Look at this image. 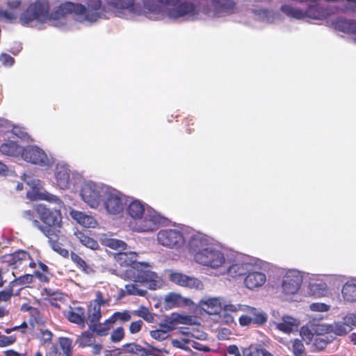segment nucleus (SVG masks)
I'll return each instance as SVG.
<instances>
[{
	"label": "nucleus",
	"mask_w": 356,
	"mask_h": 356,
	"mask_svg": "<svg viewBox=\"0 0 356 356\" xmlns=\"http://www.w3.org/2000/svg\"><path fill=\"white\" fill-rule=\"evenodd\" d=\"M23 218L39 230L47 238L60 236L63 227V215L60 209L45 204H38L33 209L26 210Z\"/></svg>",
	"instance_id": "nucleus-1"
},
{
	"label": "nucleus",
	"mask_w": 356,
	"mask_h": 356,
	"mask_svg": "<svg viewBox=\"0 0 356 356\" xmlns=\"http://www.w3.org/2000/svg\"><path fill=\"white\" fill-rule=\"evenodd\" d=\"M128 215L135 220L134 229L138 232L156 230L161 223V217L154 211H145V205L139 200L132 201L127 209Z\"/></svg>",
	"instance_id": "nucleus-2"
},
{
	"label": "nucleus",
	"mask_w": 356,
	"mask_h": 356,
	"mask_svg": "<svg viewBox=\"0 0 356 356\" xmlns=\"http://www.w3.org/2000/svg\"><path fill=\"white\" fill-rule=\"evenodd\" d=\"M49 3L47 0H36L22 13L19 21L22 25H29L34 20L43 21L48 17Z\"/></svg>",
	"instance_id": "nucleus-3"
},
{
	"label": "nucleus",
	"mask_w": 356,
	"mask_h": 356,
	"mask_svg": "<svg viewBox=\"0 0 356 356\" xmlns=\"http://www.w3.org/2000/svg\"><path fill=\"white\" fill-rule=\"evenodd\" d=\"M103 200L105 209L112 215L122 212L126 205L122 194L115 189H106Z\"/></svg>",
	"instance_id": "nucleus-4"
},
{
	"label": "nucleus",
	"mask_w": 356,
	"mask_h": 356,
	"mask_svg": "<svg viewBox=\"0 0 356 356\" xmlns=\"http://www.w3.org/2000/svg\"><path fill=\"white\" fill-rule=\"evenodd\" d=\"M126 274L131 280L140 283L151 282L157 277L156 274L149 269V264L143 262H138L133 268H128Z\"/></svg>",
	"instance_id": "nucleus-5"
},
{
	"label": "nucleus",
	"mask_w": 356,
	"mask_h": 356,
	"mask_svg": "<svg viewBox=\"0 0 356 356\" xmlns=\"http://www.w3.org/2000/svg\"><path fill=\"white\" fill-rule=\"evenodd\" d=\"M106 191L94 183H86L81 188V196L91 208H97L103 200Z\"/></svg>",
	"instance_id": "nucleus-6"
},
{
	"label": "nucleus",
	"mask_w": 356,
	"mask_h": 356,
	"mask_svg": "<svg viewBox=\"0 0 356 356\" xmlns=\"http://www.w3.org/2000/svg\"><path fill=\"white\" fill-rule=\"evenodd\" d=\"M225 261L223 253L210 246L206 251L198 252L195 256V261L201 265L217 268L222 265Z\"/></svg>",
	"instance_id": "nucleus-7"
},
{
	"label": "nucleus",
	"mask_w": 356,
	"mask_h": 356,
	"mask_svg": "<svg viewBox=\"0 0 356 356\" xmlns=\"http://www.w3.org/2000/svg\"><path fill=\"white\" fill-rule=\"evenodd\" d=\"M86 12V7L81 3L66 1L56 7L50 17L54 19H60L71 14L82 16Z\"/></svg>",
	"instance_id": "nucleus-8"
},
{
	"label": "nucleus",
	"mask_w": 356,
	"mask_h": 356,
	"mask_svg": "<svg viewBox=\"0 0 356 356\" xmlns=\"http://www.w3.org/2000/svg\"><path fill=\"white\" fill-rule=\"evenodd\" d=\"M159 243L170 248H179L184 243V238L181 232L174 229L160 230L157 234Z\"/></svg>",
	"instance_id": "nucleus-9"
},
{
	"label": "nucleus",
	"mask_w": 356,
	"mask_h": 356,
	"mask_svg": "<svg viewBox=\"0 0 356 356\" xmlns=\"http://www.w3.org/2000/svg\"><path fill=\"white\" fill-rule=\"evenodd\" d=\"M111 298L107 295L104 296L100 291L95 292V298L91 300L88 305V318L92 322L99 321L102 318L101 306L108 305Z\"/></svg>",
	"instance_id": "nucleus-10"
},
{
	"label": "nucleus",
	"mask_w": 356,
	"mask_h": 356,
	"mask_svg": "<svg viewBox=\"0 0 356 356\" xmlns=\"http://www.w3.org/2000/svg\"><path fill=\"white\" fill-rule=\"evenodd\" d=\"M302 277L296 270H289L283 277L282 286L286 296L296 294L300 288Z\"/></svg>",
	"instance_id": "nucleus-11"
},
{
	"label": "nucleus",
	"mask_w": 356,
	"mask_h": 356,
	"mask_svg": "<svg viewBox=\"0 0 356 356\" xmlns=\"http://www.w3.org/2000/svg\"><path fill=\"white\" fill-rule=\"evenodd\" d=\"M22 158L29 163L44 166L48 165L49 159L44 150L37 146L24 147Z\"/></svg>",
	"instance_id": "nucleus-12"
},
{
	"label": "nucleus",
	"mask_w": 356,
	"mask_h": 356,
	"mask_svg": "<svg viewBox=\"0 0 356 356\" xmlns=\"http://www.w3.org/2000/svg\"><path fill=\"white\" fill-rule=\"evenodd\" d=\"M169 280L179 286L191 289L202 290L204 288V284L202 281L197 278L188 276L181 273H171L169 275Z\"/></svg>",
	"instance_id": "nucleus-13"
},
{
	"label": "nucleus",
	"mask_w": 356,
	"mask_h": 356,
	"mask_svg": "<svg viewBox=\"0 0 356 356\" xmlns=\"http://www.w3.org/2000/svg\"><path fill=\"white\" fill-rule=\"evenodd\" d=\"M88 316V308L87 309V312H86L85 309L82 307L71 308L66 315L69 321L79 325L82 328L85 327L86 324L89 325L90 323V320Z\"/></svg>",
	"instance_id": "nucleus-14"
},
{
	"label": "nucleus",
	"mask_w": 356,
	"mask_h": 356,
	"mask_svg": "<svg viewBox=\"0 0 356 356\" xmlns=\"http://www.w3.org/2000/svg\"><path fill=\"white\" fill-rule=\"evenodd\" d=\"M3 259L5 262L13 266V268H17L21 266H26L28 261L31 260V255L26 251L17 250L12 254L5 255Z\"/></svg>",
	"instance_id": "nucleus-15"
},
{
	"label": "nucleus",
	"mask_w": 356,
	"mask_h": 356,
	"mask_svg": "<svg viewBox=\"0 0 356 356\" xmlns=\"http://www.w3.org/2000/svg\"><path fill=\"white\" fill-rule=\"evenodd\" d=\"M144 344L145 346L143 347L136 343H129L124 344L123 347L126 353L134 354L137 356H149L153 355L156 348L146 342H144Z\"/></svg>",
	"instance_id": "nucleus-16"
},
{
	"label": "nucleus",
	"mask_w": 356,
	"mask_h": 356,
	"mask_svg": "<svg viewBox=\"0 0 356 356\" xmlns=\"http://www.w3.org/2000/svg\"><path fill=\"white\" fill-rule=\"evenodd\" d=\"M211 245L208 240L202 236H193L188 243L190 252L193 254V258L195 261V256L198 252L206 251Z\"/></svg>",
	"instance_id": "nucleus-17"
},
{
	"label": "nucleus",
	"mask_w": 356,
	"mask_h": 356,
	"mask_svg": "<svg viewBox=\"0 0 356 356\" xmlns=\"http://www.w3.org/2000/svg\"><path fill=\"white\" fill-rule=\"evenodd\" d=\"M349 324L356 325V314H350L344 317V322L334 323L332 331L339 336H343L348 333L351 330Z\"/></svg>",
	"instance_id": "nucleus-18"
},
{
	"label": "nucleus",
	"mask_w": 356,
	"mask_h": 356,
	"mask_svg": "<svg viewBox=\"0 0 356 356\" xmlns=\"http://www.w3.org/2000/svg\"><path fill=\"white\" fill-rule=\"evenodd\" d=\"M200 306L206 313L213 315L222 309V303L219 298H209L200 301Z\"/></svg>",
	"instance_id": "nucleus-19"
},
{
	"label": "nucleus",
	"mask_w": 356,
	"mask_h": 356,
	"mask_svg": "<svg viewBox=\"0 0 356 356\" xmlns=\"http://www.w3.org/2000/svg\"><path fill=\"white\" fill-rule=\"evenodd\" d=\"M88 6V8H86V12L83 15L86 20L95 22L101 17L102 1L100 0H89Z\"/></svg>",
	"instance_id": "nucleus-20"
},
{
	"label": "nucleus",
	"mask_w": 356,
	"mask_h": 356,
	"mask_svg": "<svg viewBox=\"0 0 356 356\" xmlns=\"http://www.w3.org/2000/svg\"><path fill=\"white\" fill-rule=\"evenodd\" d=\"M266 275L261 272H250L244 280V284L248 289H253L261 286L266 282Z\"/></svg>",
	"instance_id": "nucleus-21"
},
{
	"label": "nucleus",
	"mask_w": 356,
	"mask_h": 356,
	"mask_svg": "<svg viewBox=\"0 0 356 356\" xmlns=\"http://www.w3.org/2000/svg\"><path fill=\"white\" fill-rule=\"evenodd\" d=\"M113 326L114 324L110 317L102 323H99V321H90L89 328L97 336L104 337L109 334L110 330L113 327Z\"/></svg>",
	"instance_id": "nucleus-22"
},
{
	"label": "nucleus",
	"mask_w": 356,
	"mask_h": 356,
	"mask_svg": "<svg viewBox=\"0 0 356 356\" xmlns=\"http://www.w3.org/2000/svg\"><path fill=\"white\" fill-rule=\"evenodd\" d=\"M195 10V6L192 3L183 2L177 6L176 8L168 11V16L172 19H177L188 14L193 13Z\"/></svg>",
	"instance_id": "nucleus-23"
},
{
	"label": "nucleus",
	"mask_w": 356,
	"mask_h": 356,
	"mask_svg": "<svg viewBox=\"0 0 356 356\" xmlns=\"http://www.w3.org/2000/svg\"><path fill=\"white\" fill-rule=\"evenodd\" d=\"M70 216L74 220L84 227H95L97 224L96 220L92 216L79 211L72 210L70 211Z\"/></svg>",
	"instance_id": "nucleus-24"
},
{
	"label": "nucleus",
	"mask_w": 356,
	"mask_h": 356,
	"mask_svg": "<svg viewBox=\"0 0 356 356\" xmlns=\"http://www.w3.org/2000/svg\"><path fill=\"white\" fill-rule=\"evenodd\" d=\"M334 24L337 30L356 35V20L339 17L337 19Z\"/></svg>",
	"instance_id": "nucleus-25"
},
{
	"label": "nucleus",
	"mask_w": 356,
	"mask_h": 356,
	"mask_svg": "<svg viewBox=\"0 0 356 356\" xmlns=\"http://www.w3.org/2000/svg\"><path fill=\"white\" fill-rule=\"evenodd\" d=\"M24 147L15 142L9 141L1 145L0 152L6 156L13 157L22 156Z\"/></svg>",
	"instance_id": "nucleus-26"
},
{
	"label": "nucleus",
	"mask_w": 356,
	"mask_h": 356,
	"mask_svg": "<svg viewBox=\"0 0 356 356\" xmlns=\"http://www.w3.org/2000/svg\"><path fill=\"white\" fill-rule=\"evenodd\" d=\"M304 13L305 18L309 17L313 19H325L328 15L327 10L318 4L309 5Z\"/></svg>",
	"instance_id": "nucleus-27"
},
{
	"label": "nucleus",
	"mask_w": 356,
	"mask_h": 356,
	"mask_svg": "<svg viewBox=\"0 0 356 356\" xmlns=\"http://www.w3.org/2000/svg\"><path fill=\"white\" fill-rule=\"evenodd\" d=\"M137 254L133 252H123L118 254L116 259L122 266H127L129 268H133L136 264Z\"/></svg>",
	"instance_id": "nucleus-28"
},
{
	"label": "nucleus",
	"mask_w": 356,
	"mask_h": 356,
	"mask_svg": "<svg viewBox=\"0 0 356 356\" xmlns=\"http://www.w3.org/2000/svg\"><path fill=\"white\" fill-rule=\"evenodd\" d=\"M74 235L79 241V242L86 248H88L91 250H97L99 248V244L97 241L89 236L85 232L77 230L74 232Z\"/></svg>",
	"instance_id": "nucleus-29"
},
{
	"label": "nucleus",
	"mask_w": 356,
	"mask_h": 356,
	"mask_svg": "<svg viewBox=\"0 0 356 356\" xmlns=\"http://www.w3.org/2000/svg\"><path fill=\"white\" fill-rule=\"evenodd\" d=\"M280 10L286 16L296 19H305V10L294 7L291 4H284L281 6Z\"/></svg>",
	"instance_id": "nucleus-30"
},
{
	"label": "nucleus",
	"mask_w": 356,
	"mask_h": 356,
	"mask_svg": "<svg viewBox=\"0 0 356 356\" xmlns=\"http://www.w3.org/2000/svg\"><path fill=\"white\" fill-rule=\"evenodd\" d=\"M55 177L58 186L61 189L68 188L70 181V172L65 168H57L55 172Z\"/></svg>",
	"instance_id": "nucleus-31"
},
{
	"label": "nucleus",
	"mask_w": 356,
	"mask_h": 356,
	"mask_svg": "<svg viewBox=\"0 0 356 356\" xmlns=\"http://www.w3.org/2000/svg\"><path fill=\"white\" fill-rule=\"evenodd\" d=\"M250 265L246 263L234 264L227 269V273L233 278L245 275L248 272Z\"/></svg>",
	"instance_id": "nucleus-32"
},
{
	"label": "nucleus",
	"mask_w": 356,
	"mask_h": 356,
	"mask_svg": "<svg viewBox=\"0 0 356 356\" xmlns=\"http://www.w3.org/2000/svg\"><path fill=\"white\" fill-rule=\"evenodd\" d=\"M245 311L247 315L251 316L252 322L257 325H263L267 321V316L263 312H259L256 308L248 306Z\"/></svg>",
	"instance_id": "nucleus-33"
},
{
	"label": "nucleus",
	"mask_w": 356,
	"mask_h": 356,
	"mask_svg": "<svg viewBox=\"0 0 356 356\" xmlns=\"http://www.w3.org/2000/svg\"><path fill=\"white\" fill-rule=\"evenodd\" d=\"M341 293L345 300L348 302L356 301V284L347 282L343 286Z\"/></svg>",
	"instance_id": "nucleus-34"
},
{
	"label": "nucleus",
	"mask_w": 356,
	"mask_h": 356,
	"mask_svg": "<svg viewBox=\"0 0 356 356\" xmlns=\"http://www.w3.org/2000/svg\"><path fill=\"white\" fill-rule=\"evenodd\" d=\"M214 8L221 12L232 13L236 3L232 0H211Z\"/></svg>",
	"instance_id": "nucleus-35"
},
{
	"label": "nucleus",
	"mask_w": 356,
	"mask_h": 356,
	"mask_svg": "<svg viewBox=\"0 0 356 356\" xmlns=\"http://www.w3.org/2000/svg\"><path fill=\"white\" fill-rule=\"evenodd\" d=\"M296 325V320L291 316H283L282 322L277 323L275 327L282 332L290 333L293 330Z\"/></svg>",
	"instance_id": "nucleus-36"
},
{
	"label": "nucleus",
	"mask_w": 356,
	"mask_h": 356,
	"mask_svg": "<svg viewBox=\"0 0 356 356\" xmlns=\"http://www.w3.org/2000/svg\"><path fill=\"white\" fill-rule=\"evenodd\" d=\"M95 341V339L92 333L85 331L77 339L76 343L79 346L84 348L91 346Z\"/></svg>",
	"instance_id": "nucleus-37"
},
{
	"label": "nucleus",
	"mask_w": 356,
	"mask_h": 356,
	"mask_svg": "<svg viewBox=\"0 0 356 356\" xmlns=\"http://www.w3.org/2000/svg\"><path fill=\"white\" fill-rule=\"evenodd\" d=\"M263 345L261 343L250 344L242 349V356H261Z\"/></svg>",
	"instance_id": "nucleus-38"
},
{
	"label": "nucleus",
	"mask_w": 356,
	"mask_h": 356,
	"mask_svg": "<svg viewBox=\"0 0 356 356\" xmlns=\"http://www.w3.org/2000/svg\"><path fill=\"white\" fill-rule=\"evenodd\" d=\"M143 6L149 13H159L162 10V3L160 0H143Z\"/></svg>",
	"instance_id": "nucleus-39"
},
{
	"label": "nucleus",
	"mask_w": 356,
	"mask_h": 356,
	"mask_svg": "<svg viewBox=\"0 0 356 356\" xmlns=\"http://www.w3.org/2000/svg\"><path fill=\"white\" fill-rule=\"evenodd\" d=\"M60 236H55L56 238H48V241L51 248L60 254L63 257H68L69 252L67 249L62 248L61 244L58 242Z\"/></svg>",
	"instance_id": "nucleus-40"
},
{
	"label": "nucleus",
	"mask_w": 356,
	"mask_h": 356,
	"mask_svg": "<svg viewBox=\"0 0 356 356\" xmlns=\"http://www.w3.org/2000/svg\"><path fill=\"white\" fill-rule=\"evenodd\" d=\"M59 346L62 350L60 356H70L72 355V340L67 337H60L59 339ZM60 351L58 352V353Z\"/></svg>",
	"instance_id": "nucleus-41"
},
{
	"label": "nucleus",
	"mask_w": 356,
	"mask_h": 356,
	"mask_svg": "<svg viewBox=\"0 0 356 356\" xmlns=\"http://www.w3.org/2000/svg\"><path fill=\"white\" fill-rule=\"evenodd\" d=\"M330 342L329 337L325 334H317L314 339V346L315 348L321 351L324 350Z\"/></svg>",
	"instance_id": "nucleus-42"
},
{
	"label": "nucleus",
	"mask_w": 356,
	"mask_h": 356,
	"mask_svg": "<svg viewBox=\"0 0 356 356\" xmlns=\"http://www.w3.org/2000/svg\"><path fill=\"white\" fill-rule=\"evenodd\" d=\"M172 322H175L181 324L193 325L195 321L194 316L191 315H181L178 314H172Z\"/></svg>",
	"instance_id": "nucleus-43"
},
{
	"label": "nucleus",
	"mask_w": 356,
	"mask_h": 356,
	"mask_svg": "<svg viewBox=\"0 0 356 356\" xmlns=\"http://www.w3.org/2000/svg\"><path fill=\"white\" fill-rule=\"evenodd\" d=\"M111 318L113 324L118 321L121 323H126L131 320V315L130 312L127 310H124L123 312H115L112 314Z\"/></svg>",
	"instance_id": "nucleus-44"
},
{
	"label": "nucleus",
	"mask_w": 356,
	"mask_h": 356,
	"mask_svg": "<svg viewBox=\"0 0 356 356\" xmlns=\"http://www.w3.org/2000/svg\"><path fill=\"white\" fill-rule=\"evenodd\" d=\"M70 258L78 268L83 272L88 273V266L86 262L79 255L72 252L70 254Z\"/></svg>",
	"instance_id": "nucleus-45"
},
{
	"label": "nucleus",
	"mask_w": 356,
	"mask_h": 356,
	"mask_svg": "<svg viewBox=\"0 0 356 356\" xmlns=\"http://www.w3.org/2000/svg\"><path fill=\"white\" fill-rule=\"evenodd\" d=\"M44 300L49 304L51 306L56 308L60 309V302H63L65 300V298L63 297V294L61 293H58V294H56L54 297H46L44 298Z\"/></svg>",
	"instance_id": "nucleus-46"
},
{
	"label": "nucleus",
	"mask_w": 356,
	"mask_h": 356,
	"mask_svg": "<svg viewBox=\"0 0 356 356\" xmlns=\"http://www.w3.org/2000/svg\"><path fill=\"white\" fill-rule=\"evenodd\" d=\"M104 243L106 246L109 247L112 249L117 250V249H124L126 247V243L118 239L115 238H106L104 241Z\"/></svg>",
	"instance_id": "nucleus-47"
},
{
	"label": "nucleus",
	"mask_w": 356,
	"mask_h": 356,
	"mask_svg": "<svg viewBox=\"0 0 356 356\" xmlns=\"http://www.w3.org/2000/svg\"><path fill=\"white\" fill-rule=\"evenodd\" d=\"M134 0H113L112 6L117 9H129L132 10L134 7Z\"/></svg>",
	"instance_id": "nucleus-48"
},
{
	"label": "nucleus",
	"mask_w": 356,
	"mask_h": 356,
	"mask_svg": "<svg viewBox=\"0 0 356 356\" xmlns=\"http://www.w3.org/2000/svg\"><path fill=\"white\" fill-rule=\"evenodd\" d=\"M294 356H306L304 344L300 339H294L292 344Z\"/></svg>",
	"instance_id": "nucleus-49"
},
{
	"label": "nucleus",
	"mask_w": 356,
	"mask_h": 356,
	"mask_svg": "<svg viewBox=\"0 0 356 356\" xmlns=\"http://www.w3.org/2000/svg\"><path fill=\"white\" fill-rule=\"evenodd\" d=\"M166 330H155L150 332L151 337L159 341H163L166 339L168 337V332L172 330L169 326L166 327Z\"/></svg>",
	"instance_id": "nucleus-50"
},
{
	"label": "nucleus",
	"mask_w": 356,
	"mask_h": 356,
	"mask_svg": "<svg viewBox=\"0 0 356 356\" xmlns=\"http://www.w3.org/2000/svg\"><path fill=\"white\" fill-rule=\"evenodd\" d=\"M124 337V330L122 327H118L113 330L111 334V341L113 343L121 341Z\"/></svg>",
	"instance_id": "nucleus-51"
},
{
	"label": "nucleus",
	"mask_w": 356,
	"mask_h": 356,
	"mask_svg": "<svg viewBox=\"0 0 356 356\" xmlns=\"http://www.w3.org/2000/svg\"><path fill=\"white\" fill-rule=\"evenodd\" d=\"M165 301L172 306H179L183 302V298L177 293H170L165 297Z\"/></svg>",
	"instance_id": "nucleus-52"
},
{
	"label": "nucleus",
	"mask_w": 356,
	"mask_h": 356,
	"mask_svg": "<svg viewBox=\"0 0 356 356\" xmlns=\"http://www.w3.org/2000/svg\"><path fill=\"white\" fill-rule=\"evenodd\" d=\"M136 315L139 317L143 318L147 322H152L153 316L149 312V309L145 307H140L136 312Z\"/></svg>",
	"instance_id": "nucleus-53"
},
{
	"label": "nucleus",
	"mask_w": 356,
	"mask_h": 356,
	"mask_svg": "<svg viewBox=\"0 0 356 356\" xmlns=\"http://www.w3.org/2000/svg\"><path fill=\"white\" fill-rule=\"evenodd\" d=\"M52 337H53L52 332L50 330L45 329V330H40L38 338L42 343H50L51 341Z\"/></svg>",
	"instance_id": "nucleus-54"
},
{
	"label": "nucleus",
	"mask_w": 356,
	"mask_h": 356,
	"mask_svg": "<svg viewBox=\"0 0 356 356\" xmlns=\"http://www.w3.org/2000/svg\"><path fill=\"white\" fill-rule=\"evenodd\" d=\"M16 341L15 335L5 336L0 334V347H6L13 344Z\"/></svg>",
	"instance_id": "nucleus-55"
},
{
	"label": "nucleus",
	"mask_w": 356,
	"mask_h": 356,
	"mask_svg": "<svg viewBox=\"0 0 356 356\" xmlns=\"http://www.w3.org/2000/svg\"><path fill=\"white\" fill-rule=\"evenodd\" d=\"M143 322L141 320H138L131 323L129 330L131 334H136L139 332L142 328Z\"/></svg>",
	"instance_id": "nucleus-56"
},
{
	"label": "nucleus",
	"mask_w": 356,
	"mask_h": 356,
	"mask_svg": "<svg viewBox=\"0 0 356 356\" xmlns=\"http://www.w3.org/2000/svg\"><path fill=\"white\" fill-rule=\"evenodd\" d=\"M13 295L12 288L6 289L0 291V302L8 301Z\"/></svg>",
	"instance_id": "nucleus-57"
},
{
	"label": "nucleus",
	"mask_w": 356,
	"mask_h": 356,
	"mask_svg": "<svg viewBox=\"0 0 356 356\" xmlns=\"http://www.w3.org/2000/svg\"><path fill=\"white\" fill-rule=\"evenodd\" d=\"M184 123L186 127V133L187 134H191L194 132V121L192 118L187 117L184 120Z\"/></svg>",
	"instance_id": "nucleus-58"
},
{
	"label": "nucleus",
	"mask_w": 356,
	"mask_h": 356,
	"mask_svg": "<svg viewBox=\"0 0 356 356\" xmlns=\"http://www.w3.org/2000/svg\"><path fill=\"white\" fill-rule=\"evenodd\" d=\"M33 281V275L26 274L16 278L15 282L19 284H30Z\"/></svg>",
	"instance_id": "nucleus-59"
},
{
	"label": "nucleus",
	"mask_w": 356,
	"mask_h": 356,
	"mask_svg": "<svg viewBox=\"0 0 356 356\" xmlns=\"http://www.w3.org/2000/svg\"><path fill=\"white\" fill-rule=\"evenodd\" d=\"M239 349L236 345H230L227 348V353L225 356H241Z\"/></svg>",
	"instance_id": "nucleus-60"
},
{
	"label": "nucleus",
	"mask_w": 356,
	"mask_h": 356,
	"mask_svg": "<svg viewBox=\"0 0 356 356\" xmlns=\"http://www.w3.org/2000/svg\"><path fill=\"white\" fill-rule=\"evenodd\" d=\"M310 309L312 311L316 312H327L330 309V307L324 303H312L310 305Z\"/></svg>",
	"instance_id": "nucleus-61"
},
{
	"label": "nucleus",
	"mask_w": 356,
	"mask_h": 356,
	"mask_svg": "<svg viewBox=\"0 0 356 356\" xmlns=\"http://www.w3.org/2000/svg\"><path fill=\"white\" fill-rule=\"evenodd\" d=\"M36 278L39 280L40 282L43 283H48L49 282V274L41 273L38 270H35L34 272V275Z\"/></svg>",
	"instance_id": "nucleus-62"
},
{
	"label": "nucleus",
	"mask_w": 356,
	"mask_h": 356,
	"mask_svg": "<svg viewBox=\"0 0 356 356\" xmlns=\"http://www.w3.org/2000/svg\"><path fill=\"white\" fill-rule=\"evenodd\" d=\"M0 60L1 61L2 64L7 66H11L13 65L15 60L14 58L6 54H2L0 57Z\"/></svg>",
	"instance_id": "nucleus-63"
},
{
	"label": "nucleus",
	"mask_w": 356,
	"mask_h": 356,
	"mask_svg": "<svg viewBox=\"0 0 356 356\" xmlns=\"http://www.w3.org/2000/svg\"><path fill=\"white\" fill-rule=\"evenodd\" d=\"M239 324L241 326H248L250 325L252 322V319L251 318V316H249L248 315H242L239 317L238 319Z\"/></svg>",
	"instance_id": "nucleus-64"
}]
</instances>
